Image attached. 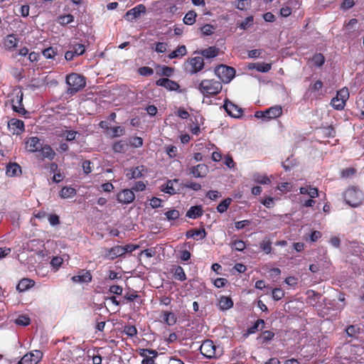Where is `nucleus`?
I'll return each instance as SVG.
<instances>
[{
	"label": "nucleus",
	"mask_w": 364,
	"mask_h": 364,
	"mask_svg": "<svg viewBox=\"0 0 364 364\" xmlns=\"http://www.w3.org/2000/svg\"><path fill=\"white\" fill-rule=\"evenodd\" d=\"M299 193L301 195L307 194L311 198H315L318 196V188L310 185L301 187L299 188Z\"/></svg>",
	"instance_id": "30"
},
{
	"label": "nucleus",
	"mask_w": 364,
	"mask_h": 364,
	"mask_svg": "<svg viewBox=\"0 0 364 364\" xmlns=\"http://www.w3.org/2000/svg\"><path fill=\"white\" fill-rule=\"evenodd\" d=\"M232 246L237 251H243L246 245L244 241L240 240H235L232 242Z\"/></svg>",
	"instance_id": "59"
},
{
	"label": "nucleus",
	"mask_w": 364,
	"mask_h": 364,
	"mask_svg": "<svg viewBox=\"0 0 364 364\" xmlns=\"http://www.w3.org/2000/svg\"><path fill=\"white\" fill-rule=\"evenodd\" d=\"M15 323L18 326H27L30 324L31 319L26 315H20L16 319Z\"/></svg>",
	"instance_id": "48"
},
{
	"label": "nucleus",
	"mask_w": 364,
	"mask_h": 364,
	"mask_svg": "<svg viewBox=\"0 0 364 364\" xmlns=\"http://www.w3.org/2000/svg\"><path fill=\"white\" fill-rule=\"evenodd\" d=\"M157 86L164 87L169 91H176L180 88V85L176 81L168 77L160 78L156 81Z\"/></svg>",
	"instance_id": "18"
},
{
	"label": "nucleus",
	"mask_w": 364,
	"mask_h": 364,
	"mask_svg": "<svg viewBox=\"0 0 364 364\" xmlns=\"http://www.w3.org/2000/svg\"><path fill=\"white\" fill-rule=\"evenodd\" d=\"M6 174L14 177L21 174V167L17 163H9L6 167Z\"/></svg>",
	"instance_id": "22"
},
{
	"label": "nucleus",
	"mask_w": 364,
	"mask_h": 364,
	"mask_svg": "<svg viewBox=\"0 0 364 364\" xmlns=\"http://www.w3.org/2000/svg\"><path fill=\"white\" fill-rule=\"evenodd\" d=\"M74 21V16L72 14L61 15L58 17V23L63 26L68 25Z\"/></svg>",
	"instance_id": "45"
},
{
	"label": "nucleus",
	"mask_w": 364,
	"mask_h": 364,
	"mask_svg": "<svg viewBox=\"0 0 364 364\" xmlns=\"http://www.w3.org/2000/svg\"><path fill=\"white\" fill-rule=\"evenodd\" d=\"M251 1L250 0H239L236 5L237 9L240 10H245L247 7L250 6Z\"/></svg>",
	"instance_id": "61"
},
{
	"label": "nucleus",
	"mask_w": 364,
	"mask_h": 364,
	"mask_svg": "<svg viewBox=\"0 0 364 364\" xmlns=\"http://www.w3.org/2000/svg\"><path fill=\"white\" fill-rule=\"evenodd\" d=\"M13 134L19 135L25 131L24 123L21 119H11L8 124Z\"/></svg>",
	"instance_id": "19"
},
{
	"label": "nucleus",
	"mask_w": 364,
	"mask_h": 364,
	"mask_svg": "<svg viewBox=\"0 0 364 364\" xmlns=\"http://www.w3.org/2000/svg\"><path fill=\"white\" fill-rule=\"evenodd\" d=\"M26 144L28 151L31 153L38 151L43 145L40 139L37 136L30 137Z\"/></svg>",
	"instance_id": "21"
},
{
	"label": "nucleus",
	"mask_w": 364,
	"mask_h": 364,
	"mask_svg": "<svg viewBox=\"0 0 364 364\" xmlns=\"http://www.w3.org/2000/svg\"><path fill=\"white\" fill-rule=\"evenodd\" d=\"M253 180L255 182L262 185L271 183V180L267 176L257 173L253 175Z\"/></svg>",
	"instance_id": "37"
},
{
	"label": "nucleus",
	"mask_w": 364,
	"mask_h": 364,
	"mask_svg": "<svg viewBox=\"0 0 364 364\" xmlns=\"http://www.w3.org/2000/svg\"><path fill=\"white\" fill-rule=\"evenodd\" d=\"M312 61L316 67H321L325 63V58L321 53H316L312 58Z\"/></svg>",
	"instance_id": "47"
},
{
	"label": "nucleus",
	"mask_w": 364,
	"mask_h": 364,
	"mask_svg": "<svg viewBox=\"0 0 364 364\" xmlns=\"http://www.w3.org/2000/svg\"><path fill=\"white\" fill-rule=\"evenodd\" d=\"M146 184L144 181H139L135 182L131 190H132L133 192L143 191L146 189Z\"/></svg>",
	"instance_id": "57"
},
{
	"label": "nucleus",
	"mask_w": 364,
	"mask_h": 364,
	"mask_svg": "<svg viewBox=\"0 0 364 364\" xmlns=\"http://www.w3.org/2000/svg\"><path fill=\"white\" fill-rule=\"evenodd\" d=\"M178 182V179L174 180H168L166 183V187L162 188L161 190L165 192L166 193L170 194V195H174L176 193V191L175 188H173V183Z\"/></svg>",
	"instance_id": "43"
},
{
	"label": "nucleus",
	"mask_w": 364,
	"mask_h": 364,
	"mask_svg": "<svg viewBox=\"0 0 364 364\" xmlns=\"http://www.w3.org/2000/svg\"><path fill=\"white\" fill-rule=\"evenodd\" d=\"M254 18L252 16L245 18L238 26L240 29L246 30L250 28L253 23Z\"/></svg>",
	"instance_id": "49"
},
{
	"label": "nucleus",
	"mask_w": 364,
	"mask_h": 364,
	"mask_svg": "<svg viewBox=\"0 0 364 364\" xmlns=\"http://www.w3.org/2000/svg\"><path fill=\"white\" fill-rule=\"evenodd\" d=\"M353 255L358 257L360 259H364V249L363 247L356 245L353 247Z\"/></svg>",
	"instance_id": "58"
},
{
	"label": "nucleus",
	"mask_w": 364,
	"mask_h": 364,
	"mask_svg": "<svg viewBox=\"0 0 364 364\" xmlns=\"http://www.w3.org/2000/svg\"><path fill=\"white\" fill-rule=\"evenodd\" d=\"M38 151H41V156L42 159L53 160L55 156V151L48 144L42 145Z\"/></svg>",
	"instance_id": "26"
},
{
	"label": "nucleus",
	"mask_w": 364,
	"mask_h": 364,
	"mask_svg": "<svg viewBox=\"0 0 364 364\" xmlns=\"http://www.w3.org/2000/svg\"><path fill=\"white\" fill-rule=\"evenodd\" d=\"M43 358L41 350H34L24 355L18 364H37Z\"/></svg>",
	"instance_id": "8"
},
{
	"label": "nucleus",
	"mask_w": 364,
	"mask_h": 364,
	"mask_svg": "<svg viewBox=\"0 0 364 364\" xmlns=\"http://www.w3.org/2000/svg\"><path fill=\"white\" fill-rule=\"evenodd\" d=\"M274 336L275 334L274 332L271 331H264L262 333L260 338L262 341V343H264L269 341H272L274 338Z\"/></svg>",
	"instance_id": "50"
},
{
	"label": "nucleus",
	"mask_w": 364,
	"mask_h": 364,
	"mask_svg": "<svg viewBox=\"0 0 364 364\" xmlns=\"http://www.w3.org/2000/svg\"><path fill=\"white\" fill-rule=\"evenodd\" d=\"M272 298L275 301H279L284 296V291L280 288H274L272 291Z\"/></svg>",
	"instance_id": "52"
},
{
	"label": "nucleus",
	"mask_w": 364,
	"mask_h": 364,
	"mask_svg": "<svg viewBox=\"0 0 364 364\" xmlns=\"http://www.w3.org/2000/svg\"><path fill=\"white\" fill-rule=\"evenodd\" d=\"M349 98V91L347 87L338 90L336 95L331 101V105L336 110L344 109L346 102Z\"/></svg>",
	"instance_id": "5"
},
{
	"label": "nucleus",
	"mask_w": 364,
	"mask_h": 364,
	"mask_svg": "<svg viewBox=\"0 0 364 364\" xmlns=\"http://www.w3.org/2000/svg\"><path fill=\"white\" fill-rule=\"evenodd\" d=\"M187 238L197 239L200 237V239H203L206 237V232L204 228L202 229H191L186 233Z\"/></svg>",
	"instance_id": "31"
},
{
	"label": "nucleus",
	"mask_w": 364,
	"mask_h": 364,
	"mask_svg": "<svg viewBox=\"0 0 364 364\" xmlns=\"http://www.w3.org/2000/svg\"><path fill=\"white\" fill-rule=\"evenodd\" d=\"M70 48V50H67L65 53V58L68 61H70L75 57L82 55L85 51V46L80 43L74 44Z\"/></svg>",
	"instance_id": "10"
},
{
	"label": "nucleus",
	"mask_w": 364,
	"mask_h": 364,
	"mask_svg": "<svg viewBox=\"0 0 364 364\" xmlns=\"http://www.w3.org/2000/svg\"><path fill=\"white\" fill-rule=\"evenodd\" d=\"M18 38L15 34H9L4 39V45L6 50H13L18 45Z\"/></svg>",
	"instance_id": "23"
},
{
	"label": "nucleus",
	"mask_w": 364,
	"mask_h": 364,
	"mask_svg": "<svg viewBox=\"0 0 364 364\" xmlns=\"http://www.w3.org/2000/svg\"><path fill=\"white\" fill-rule=\"evenodd\" d=\"M222 88L221 82L214 79L203 80L198 87V90L205 97H213L218 95Z\"/></svg>",
	"instance_id": "1"
},
{
	"label": "nucleus",
	"mask_w": 364,
	"mask_h": 364,
	"mask_svg": "<svg viewBox=\"0 0 364 364\" xmlns=\"http://www.w3.org/2000/svg\"><path fill=\"white\" fill-rule=\"evenodd\" d=\"M231 202L232 199L230 198H227L225 200H223L218 204V205L216 208L218 212H219L220 213H223L226 212Z\"/></svg>",
	"instance_id": "40"
},
{
	"label": "nucleus",
	"mask_w": 364,
	"mask_h": 364,
	"mask_svg": "<svg viewBox=\"0 0 364 364\" xmlns=\"http://www.w3.org/2000/svg\"><path fill=\"white\" fill-rule=\"evenodd\" d=\"M156 73L160 76H166L168 77L173 74V68L166 65H163L160 68V70H157Z\"/></svg>",
	"instance_id": "42"
},
{
	"label": "nucleus",
	"mask_w": 364,
	"mask_h": 364,
	"mask_svg": "<svg viewBox=\"0 0 364 364\" xmlns=\"http://www.w3.org/2000/svg\"><path fill=\"white\" fill-rule=\"evenodd\" d=\"M223 107L227 113L231 117L237 118L242 114V109L228 99L225 100Z\"/></svg>",
	"instance_id": "15"
},
{
	"label": "nucleus",
	"mask_w": 364,
	"mask_h": 364,
	"mask_svg": "<svg viewBox=\"0 0 364 364\" xmlns=\"http://www.w3.org/2000/svg\"><path fill=\"white\" fill-rule=\"evenodd\" d=\"M233 301L229 296H221L219 299L218 306L219 309L222 311L231 309L233 306Z\"/></svg>",
	"instance_id": "29"
},
{
	"label": "nucleus",
	"mask_w": 364,
	"mask_h": 364,
	"mask_svg": "<svg viewBox=\"0 0 364 364\" xmlns=\"http://www.w3.org/2000/svg\"><path fill=\"white\" fill-rule=\"evenodd\" d=\"M77 132L70 130L65 131L63 132L60 136L65 137L67 141H72L75 139L76 135L77 134Z\"/></svg>",
	"instance_id": "53"
},
{
	"label": "nucleus",
	"mask_w": 364,
	"mask_h": 364,
	"mask_svg": "<svg viewBox=\"0 0 364 364\" xmlns=\"http://www.w3.org/2000/svg\"><path fill=\"white\" fill-rule=\"evenodd\" d=\"M196 13L194 11H189L183 18V23L186 25H193L196 22Z\"/></svg>",
	"instance_id": "39"
},
{
	"label": "nucleus",
	"mask_w": 364,
	"mask_h": 364,
	"mask_svg": "<svg viewBox=\"0 0 364 364\" xmlns=\"http://www.w3.org/2000/svg\"><path fill=\"white\" fill-rule=\"evenodd\" d=\"M77 193L76 190L74 188L69 186H64L59 193L60 198L66 199L75 196Z\"/></svg>",
	"instance_id": "34"
},
{
	"label": "nucleus",
	"mask_w": 364,
	"mask_h": 364,
	"mask_svg": "<svg viewBox=\"0 0 364 364\" xmlns=\"http://www.w3.org/2000/svg\"><path fill=\"white\" fill-rule=\"evenodd\" d=\"M214 72L223 83H229L235 75V68L223 64L215 67Z\"/></svg>",
	"instance_id": "4"
},
{
	"label": "nucleus",
	"mask_w": 364,
	"mask_h": 364,
	"mask_svg": "<svg viewBox=\"0 0 364 364\" xmlns=\"http://www.w3.org/2000/svg\"><path fill=\"white\" fill-rule=\"evenodd\" d=\"M323 86V82L321 80H318L313 82L310 84L309 90L311 92L318 91V90H321Z\"/></svg>",
	"instance_id": "56"
},
{
	"label": "nucleus",
	"mask_w": 364,
	"mask_h": 364,
	"mask_svg": "<svg viewBox=\"0 0 364 364\" xmlns=\"http://www.w3.org/2000/svg\"><path fill=\"white\" fill-rule=\"evenodd\" d=\"M247 68L249 70L255 69L261 73H267L271 70L272 64L266 63H250L247 65Z\"/></svg>",
	"instance_id": "24"
},
{
	"label": "nucleus",
	"mask_w": 364,
	"mask_h": 364,
	"mask_svg": "<svg viewBox=\"0 0 364 364\" xmlns=\"http://www.w3.org/2000/svg\"><path fill=\"white\" fill-rule=\"evenodd\" d=\"M139 354L143 357L142 364H154V358L158 355L156 350L146 348L139 349Z\"/></svg>",
	"instance_id": "14"
},
{
	"label": "nucleus",
	"mask_w": 364,
	"mask_h": 364,
	"mask_svg": "<svg viewBox=\"0 0 364 364\" xmlns=\"http://www.w3.org/2000/svg\"><path fill=\"white\" fill-rule=\"evenodd\" d=\"M146 12V7L143 4H139L133 9L129 10L125 14L124 18L127 21H132V20L137 18L141 14Z\"/></svg>",
	"instance_id": "17"
},
{
	"label": "nucleus",
	"mask_w": 364,
	"mask_h": 364,
	"mask_svg": "<svg viewBox=\"0 0 364 364\" xmlns=\"http://www.w3.org/2000/svg\"><path fill=\"white\" fill-rule=\"evenodd\" d=\"M124 332L130 337H133L137 334V329L134 326H126Z\"/></svg>",
	"instance_id": "60"
},
{
	"label": "nucleus",
	"mask_w": 364,
	"mask_h": 364,
	"mask_svg": "<svg viewBox=\"0 0 364 364\" xmlns=\"http://www.w3.org/2000/svg\"><path fill=\"white\" fill-rule=\"evenodd\" d=\"M251 224V221L249 220H240L235 223V227L237 230H241Z\"/></svg>",
	"instance_id": "64"
},
{
	"label": "nucleus",
	"mask_w": 364,
	"mask_h": 364,
	"mask_svg": "<svg viewBox=\"0 0 364 364\" xmlns=\"http://www.w3.org/2000/svg\"><path fill=\"white\" fill-rule=\"evenodd\" d=\"M34 284L35 282L33 279L23 278L17 284L16 290L19 292H23L33 287Z\"/></svg>",
	"instance_id": "27"
},
{
	"label": "nucleus",
	"mask_w": 364,
	"mask_h": 364,
	"mask_svg": "<svg viewBox=\"0 0 364 364\" xmlns=\"http://www.w3.org/2000/svg\"><path fill=\"white\" fill-rule=\"evenodd\" d=\"M129 149V142L127 139H122L114 142L112 145V149L115 153H125Z\"/></svg>",
	"instance_id": "25"
},
{
	"label": "nucleus",
	"mask_w": 364,
	"mask_h": 364,
	"mask_svg": "<svg viewBox=\"0 0 364 364\" xmlns=\"http://www.w3.org/2000/svg\"><path fill=\"white\" fill-rule=\"evenodd\" d=\"M122 255V246L116 245L111 248H105L104 250L103 257L106 259L113 260Z\"/></svg>",
	"instance_id": "16"
},
{
	"label": "nucleus",
	"mask_w": 364,
	"mask_h": 364,
	"mask_svg": "<svg viewBox=\"0 0 364 364\" xmlns=\"http://www.w3.org/2000/svg\"><path fill=\"white\" fill-rule=\"evenodd\" d=\"M135 199V194L132 190L125 188L117 194V200L122 205L132 203Z\"/></svg>",
	"instance_id": "9"
},
{
	"label": "nucleus",
	"mask_w": 364,
	"mask_h": 364,
	"mask_svg": "<svg viewBox=\"0 0 364 364\" xmlns=\"http://www.w3.org/2000/svg\"><path fill=\"white\" fill-rule=\"evenodd\" d=\"M165 215L168 220H175L180 216L179 211L175 209L169 210L165 213Z\"/></svg>",
	"instance_id": "51"
},
{
	"label": "nucleus",
	"mask_w": 364,
	"mask_h": 364,
	"mask_svg": "<svg viewBox=\"0 0 364 364\" xmlns=\"http://www.w3.org/2000/svg\"><path fill=\"white\" fill-rule=\"evenodd\" d=\"M203 214V210L201 205L191 206L186 212V217L192 219H196L201 217Z\"/></svg>",
	"instance_id": "28"
},
{
	"label": "nucleus",
	"mask_w": 364,
	"mask_h": 364,
	"mask_svg": "<svg viewBox=\"0 0 364 364\" xmlns=\"http://www.w3.org/2000/svg\"><path fill=\"white\" fill-rule=\"evenodd\" d=\"M125 171V176L127 179H138L141 178L145 174L147 173V168L145 166L141 165L136 167H131L129 168H127L126 169Z\"/></svg>",
	"instance_id": "7"
},
{
	"label": "nucleus",
	"mask_w": 364,
	"mask_h": 364,
	"mask_svg": "<svg viewBox=\"0 0 364 364\" xmlns=\"http://www.w3.org/2000/svg\"><path fill=\"white\" fill-rule=\"evenodd\" d=\"M138 73L142 76H151L154 74V70L148 66H143L139 68Z\"/></svg>",
	"instance_id": "54"
},
{
	"label": "nucleus",
	"mask_w": 364,
	"mask_h": 364,
	"mask_svg": "<svg viewBox=\"0 0 364 364\" xmlns=\"http://www.w3.org/2000/svg\"><path fill=\"white\" fill-rule=\"evenodd\" d=\"M344 199L349 205L357 207L362 204L364 200V194L358 188L352 186L346 191Z\"/></svg>",
	"instance_id": "3"
},
{
	"label": "nucleus",
	"mask_w": 364,
	"mask_h": 364,
	"mask_svg": "<svg viewBox=\"0 0 364 364\" xmlns=\"http://www.w3.org/2000/svg\"><path fill=\"white\" fill-rule=\"evenodd\" d=\"M42 53L46 59H53L58 54V48L50 46L44 49Z\"/></svg>",
	"instance_id": "38"
},
{
	"label": "nucleus",
	"mask_w": 364,
	"mask_h": 364,
	"mask_svg": "<svg viewBox=\"0 0 364 364\" xmlns=\"http://www.w3.org/2000/svg\"><path fill=\"white\" fill-rule=\"evenodd\" d=\"M128 142L129 146L139 148L143 145V139L139 136H133L128 140Z\"/></svg>",
	"instance_id": "46"
},
{
	"label": "nucleus",
	"mask_w": 364,
	"mask_h": 364,
	"mask_svg": "<svg viewBox=\"0 0 364 364\" xmlns=\"http://www.w3.org/2000/svg\"><path fill=\"white\" fill-rule=\"evenodd\" d=\"M163 321L168 326L174 325L177 321V317L174 313L170 311L163 312Z\"/></svg>",
	"instance_id": "35"
},
{
	"label": "nucleus",
	"mask_w": 364,
	"mask_h": 364,
	"mask_svg": "<svg viewBox=\"0 0 364 364\" xmlns=\"http://www.w3.org/2000/svg\"><path fill=\"white\" fill-rule=\"evenodd\" d=\"M124 299H127L128 301H133L134 300H137L138 299H139V304H141L142 303V299H141V296L139 294H137L136 292L134 290L132 293L126 294L124 295Z\"/></svg>",
	"instance_id": "55"
},
{
	"label": "nucleus",
	"mask_w": 364,
	"mask_h": 364,
	"mask_svg": "<svg viewBox=\"0 0 364 364\" xmlns=\"http://www.w3.org/2000/svg\"><path fill=\"white\" fill-rule=\"evenodd\" d=\"M361 328L359 325H350L346 327V333L348 335V336L350 337L351 338H358L359 335L360 334Z\"/></svg>",
	"instance_id": "32"
},
{
	"label": "nucleus",
	"mask_w": 364,
	"mask_h": 364,
	"mask_svg": "<svg viewBox=\"0 0 364 364\" xmlns=\"http://www.w3.org/2000/svg\"><path fill=\"white\" fill-rule=\"evenodd\" d=\"M167 43L163 42H158L156 43L155 51L159 53H163L166 51L167 49Z\"/></svg>",
	"instance_id": "63"
},
{
	"label": "nucleus",
	"mask_w": 364,
	"mask_h": 364,
	"mask_svg": "<svg viewBox=\"0 0 364 364\" xmlns=\"http://www.w3.org/2000/svg\"><path fill=\"white\" fill-rule=\"evenodd\" d=\"M188 64L190 66L189 73L195 74L202 70L204 68V60L202 57L196 56L190 58L188 60Z\"/></svg>",
	"instance_id": "12"
},
{
	"label": "nucleus",
	"mask_w": 364,
	"mask_h": 364,
	"mask_svg": "<svg viewBox=\"0 0 364 364\" xmlns=\"http://www.w3.org/2000/svg\"><path fill=\"white\" fill-rule=\"evenodd\" d=\"M219 53V48L215 46H211L200 51L202 56L206 58H213Z\"/></svg>",
	"instance_id": "33"
},
{
	"label": "nucleus",
	"mask_w": 364,
	"mask_h": 364,
	"mask_svg": "<svg viewBox=\"0 0 364 364\" xmlns=\"http://www.w3.org/2000/svg\"><path fill=\"white\" fill-rule=\"evenodd\" d=\"M139 247V246L138 245H132V244H129V245L122 246L123 255H125L127 252H132L134 250H137Z\"/></svg>",
	"instance_id": "62"
},
{
	"label": "nucleus",
	"mask_w": 364,
	"mask_h": 364,
	"mask_svg": "<svg viewBox=\"0 0 364 364\" xmlns=\"http://www.w3.org/2000/svg\"><path fill=\"white\" fill-rule=\"evenodd\" d=\"M173 277L179 281H185L186 279V275L183 269L181 266H177L173 273Z\"/></svg>",
	"instance_id": "44"
},
{
	"label": "nucleus",
	"mask_w": 364,
	"mask_h": 364,
	"mask_svg": "<svg viewBox=\"0 0 364 364\" xmlns=\"http://www.w3.org/2000/svg\"><path fill=\"white\" fill-rule=\"evenodd\" d=\"M71 280L74 283L88 284L92 282V276L90 270L80 269L77 275L71 277Z\"/></svg>",
	"instance_id": "11"
},
{
	"label": "nucleus",
	"mask_w": 364,
	"mask_h": 364,
	"mask_svg": "<svg viewBox=\"0 0 364 364\" xmlns=\"http://www.w3.org/2000/svg\"><path fill=\"white\" fill-rule=\"evenodd\" d=\"M266 113L267 121L277 119L282 115V107L281 105H274L264 111Z\"/></svg>",
	"instance_id": "20"
},
{
	"label": "nucleus",
	"mask_w": 364,
	"mask_h": 364,
	"mask_svg": "<svg viewBox=\"0 0 364 364\" xmlns=\"http://www.w3.org/2000/svg\"><path fill=\"white\" fill-rule=\"evenodd\" d=\"M200 353L207 358H217L222 355V352L217 351V347L211 340H205L200 347Z\"/></svg>",
	"instance_id": "6"
},
{
	"label": "nucleus",
	"mask_w": 364,
	"mask_h": 364,
	"mask_svg": "<svg viewBox=\"0 0 364 364\" xmlns=\"http://www.w3.org/2000/svg\"><path fill=\"white\" fill-rule=\"evenodd\" d=\"M259 248L267 255L272 252V242L268 238H264L259 242Z\"/></svg>",
	"instance_id": "36"
},
{
	"label": "nucleus",
	"mask_w": 364,
	"mask_h": 364,
	"mask_svg": "<svg viewBox=\"0 0 364 364\" xmlns=\"http://www.w3.org/2000/svg\"><path fill=\"white\" fill-rule=\"evenodd\" d=\"M262 325L261 329L264 327V321L263 319L259 318L257 319L253 326L248 328L247 330V334H253L259 331V326Z\"/></svg>",
	"instance_id": "41"
},
{
	"label": "nucleus",
	"mask_w": 364,
	"mask_h": 364,
	"mask_svg": "<svg viewBox=\"0 0 364 364\" xmlns=\"http://www.w3.org/2000/svg\"><path fill=\"white\" fill-rule=\"evenodd\" d=\"M208 173V167L204 164H199L188 168V174L194 178H204Z\"/></svg>",
	"instance_id": "13"
},
{
	"label": "nucleus",
	"mask_w": 364,
	"mask_h": 364,
	"mask_svg": "<svg viewBox=\"0 0 364 364\" xmlns=\"http://www.w3.org/2000/svg\"><path fill=\"white\" fill-rule=\"evenodd\" d=\"M66 83L68 85L67 93L74 95L86 85L85 77L77 73H71L66 77Z\"/></svg>",
	"instance_id": "2"
}]
</instances>
